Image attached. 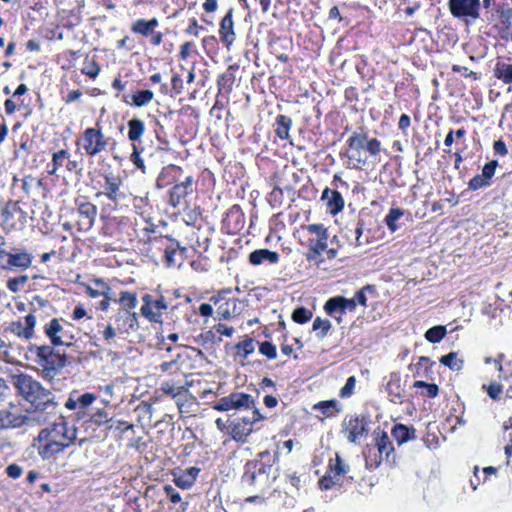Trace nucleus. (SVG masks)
<instances>
[{"instance_id":"48","label":"nucleus","mask_w":512,"mask_h":512,"mask_svg":"<svg viewBox=\"0 0 512 512\" xmlns=\"http://www.w3.org/2000/svg\"><path fill=\"white\" fill-rule=\"evenodd\" d=\"M119 302L124 308H135L137 303L136 295L127 291L122 292Z\"/></svg>"},{"instance_id":"29","label":"nucleus","mask_w":512,"mask_h":512,"mask_svg":"<svg viewBox=\"0 0 512 512\" xmlns=\"http://www.w3.org/2000/svg\"><path fill=\"white\" fill-rule=\"evenodd\" d=\"M154 97V93L151 90H141L132 96L133 104L138 107H143L149 104Z\"/></svg>"},{"instance_id":"38","label":"nucleus","mask_w":512,"mask_h":512,"mask_svg":"<svg viewBox=\"0 0 512 512\" xmlns=\"http://www.w3.org/2000/svg\"><path fill=\"white\" fill-rule=\"evenodd\" d=\"M312 328L314 331L320 330L318 336L322 339L327 335L328 331L330 330L331 322L327 319L323 320L320 317H317L313 322Z\"/></svg>"},{"instance_id":"43","label":"nucleus","mask_w":512,"mask_h":512,"mask_svg":"<svg viewBox=\"0 0 512 512\" xmlns=\"http://www.w3.org/2000/svg\"><path fill=\"white\" fill-rule=\"evenodd\" d=\"M311 317H312V312L304 307H299V308L295 309L292 313V319L296 323H300V324L306 323L307 321H309L311 319Z\"/></svg>"},{"instance_id":"20","label":"nucleus","mask_w":512,"mask_h":512,"mask_svg":"<svg viewBox=\"0 0 512 512\" xmlns=\"http://www.w3.org/2000/svg\"><path fill=\"white\" fill-rule=\"evenodd\" d=\"M158 20L156 18H153L149 21H146L144 19H138L134 22V24L131 27V30L134 33L141 34L143 36H147L153 32L155 27L158 26Z\"/></svg>"},{"instance_id":"49","label":"nucleus","mask_w":512,"mask_h":512,"mask_svg":"<svg viewBox=\"0 0 512 512\" xmlns=\"http://www.w3.org/2000/svg\"><path fill=\"white\" fill-rule=\"evenodd\" d=\"M110 419L108 412L104 409H98L90 417L91 422L95 425H102L107 423Z\"/></svg>"},{"instance_id":"19","label":"nucleus","mask_w":512,"mask_h":512,"mask_svg":"<svg viewBox=\"0 0 512 512\" xmlns=\"http://www.w3.org/2000/svg\"><path fill=\"white\" fill-rule=\"evenodd\" d=\"M279 260V254L275 251H270L268 249H259L250 253L249 262L252 265H260L263 262L267 261L269 263H277Z\"/></svg>"},{"instance_id":"7","label":"nucleus","mask_w":512,"mask_h":512,"mask_svg":"<svg viewBox=\"0 0 512 512\" xmlns=\"http://www.w3.org/2000/svg\"><path fill=\"white\" fill-rule=\"evenodd\" d=\"M267 469H269V467L263 463H258L256 461L247 462L242 476L243 483L260 489L264 488L269 481Z\"/></svg>"},{"instance_id":"42","label":"nucleus","mask_w":512,"mask_h":512,"mask_svg":"<svg viewBox=\"0 0 512 512\" xmlns=\"http://www.w3.org/2000/svg\"><path fill=\"white\" fill-rule=\"evenodd\" d=\"M349 471V466L346 465L342 458L336 454L335 464H331L330 472L334 474V476H341L346 474Z\"/></svg>"},{"instance_id":"15","label":"nucleus","mask_w":512,"mask_h":512,"mask_svg":"<svg viewBox=\"0 0 512 512\" xmlns=\"http://www.w3.org/2000/svg\"><path fill=\"white\" fill-rule=\"evenodd\" d=\"M142 299L144 301V305L141 308L142 314L149 318L151 321H158L161 310L167 308L164 300L161 298L153 301L151 300L150 295H145Z\"/></svg>"},{"instance_id":"8","label":"nucleus","mask_w":512,"mask_h":512,"mask_svg":"<svg viewBox=\"0 0 512 512\" xmlns=\"http://www.w3.org/2000/svg\"><path fill=\"white\" fill-rule=\"evenodd\" d=\"M2 225L6 231L19 230L25 226L26 212L18 202H9L2 211Z\"/></svg>"},{"instance_id":"46","label":"nucleus","mask_w":512,"mask_h":512,"mask_svg":"<svg viewBox=\"0 0 512 512\" xmlns=\"http://www.w3.org/2000/svg\"><path fill=\"white\" fill-rule=\"evenodd\" d=\"M119 184L114 181L113 178H106V191L105 195L110 199L115 201L118 196Z\"/></svg>"},{"instance_id":"16","label":"nucleus","mask_w":512,"mask_h":512,"mask_svg":"<svg viewBox=\"0 0 512 512\" xmlns=\"http://www.w3.org/2000/svg\"><path fill=\"white\" fill-rule=\"evenodd\" d=\"M116 322L118 330L129 334L138 328V319L136 313H131L128 310L118 312L116 315Z\"/></svg>"},{"instance_id":"31","label":"nucleus","mask_w":512,"mask_h":512,"mask_svg":"<svg viewBox=\"0 0 512 512\" xmlns=\"http://www.w3.org/2000/svg\"><path fill=\"white\" fill-rule=\"evenodd\" d=\"M31 351L35 352L36 362L41 365L44 361H46L53 353L56 351L53 347L48 345L35 346L31 349Z\"/></svg>"},{"instance_id":"14","label":"nucleus","mask_w":512,"mask_h":512,"mask_svg":"<svg viewBox=\"0 0 512 512\" xmlns=\"http://www.w3.org/2000/svg\"><path fill=\"white\" fill-rule=\"evenodd\" d=\"M324 308L329 315H334L338 312L344 314L346 310L353 311L356 308V302L353 298L333 297L326 302Z\"/></svg>"},{"instance_id":"58","label":"nucleus","mask_w":512,"mask_h":512,"mask_svg":"<svg viewBox=\"0 0 512 512\" xmlns=\"http://www.w3.org/2000/svg\"><path fill=\"white\" fill-rule=\"evenodd\" d=\"M373 290H374L373 286L367 285L363 289L357 291L355 293V297L353 299H355V302L357 301L359 304L365 306L366 305V301H367V298H366V295H365V291H373Z\"/></svg>"},{"instance_id":"53","label":"nucleus","mask_w":512,"mask_h":512,"mask_svg":"<svg viewBox=\"0 0 512 512\" xmlns=\"http://www.w3.org/2000/svg\"><path fill=\"white\" fill-rule=\"evenodd\" d=\"M30 305L32 306L31 311L37 312V310L41 308H46L49 306V301L47 299H44L40 296H34L30 302Z\"/></svg>"},{"instance_id":"21","label":"nucleus","mask_w":512,"mask_h":512,"mask_svg":"<svg viewBox=\"0 0 512 512\" xmlns=\"http://www.w3.org/2000/svg\"><path fill=\"white\" fill-rule=\"evenodd\" d=\"M392 436L399 445L415 437V430L408 428L403 424H396L392 429Z\"/></svg>"},{"instance_id":"30","label":"nucleus","mask_w":512,"mask_h":512,"mask_svg":"<svg viewBox=\"0 0 512 512\" xmlns=\"http://www.w3.org/2000/svg\"><path fill=\"white\" fill-rule=\"evenodd\" d=\"M188 194V190L181 184H176L170 192V203L173 207H177L181 200L184 199Z\"/></svg>"},{"instance_id":"12","label":"nucleus","mask_w":512,"mask_h":512,"mask_svg":"<svg viewBox=\"0 0 512 512\" xmlns=\"http://www.w3.org/2000/svg\"><path fill=\"white\" fill-rule=\"evenodd\" d=\"M44 332L49 337L51 343L54 346L71 345V342L68 341V339H72V336H67V333L64 331L63 326L60 324V321L57 318L52 319L48 324L45 325Z\"/></svg>"},{"instance_id":"3","label":"nucleus","mask_w":512,"mask_h":512,"mask_svg":"<svg viewBox=\"0 0 512 512\" xmlns=\"http://www.w3.org/2000/svg\"><path fill=\"white\" fill-rule=\"evenodd\" d=\"M41 426L37 418L31 417L27 412L18 413L17 407L12 402L8 407L0 409V430L19 429L22 427Z\"/></svg>"},{"instance_id":"6","label":"nucleus","mask_w":512,"mask_h":512,"mask_svg":"<svg viewBox=\"0 0 512 512\" xmlns=\"http://www.w3.org/2000/svg\"><path fill=\"white\" fill-rule=\"evenodd\" d=\"M215 410L218 411H229V410H237V411H252L255 406L254 399L251 395L234 392L228 396L220 398L213 406Z\"/></svg>"},{"instance_id":"37","label":"nucleus","mask_w":512,"mask_h":512,"mask_svg":"<svg viewBox=\"0 0 512 512\" xmlns=\"http://www.w3.org/2000/svg\"><path fill=\"white\" fill-rule=\"evenodd\" d=\"M482 389L487 392L492 400H499L503 392V386L497 382H491L489 385H483Z\"/></svg>"},{"instance_id":"41","label":"nucleus","mask_w":512,"mask_h":512,"mask_svg":"<svg viewBox=\"0 0 512 512\" xmlns=\"http://www.w3.org/2000/svg\"><path fill=\"white\" fill-rule=\"evenodd\" d=\"M236 348L239 352H242L241 356L243 359H246L249 354L253 353L255 350L254 340L251 338H247L236 345Z\"/></svg>"},{"instance_id":"11","label":"nucleus","mask_w":512,"mask_h":512,"mask_svg":"<svg viewBox=\"0 0 512 512\" xmlns=\"http://www.w3.org/2000/svg\"><path fill=\"white\" fill-rule=\"evenodd\" d=\"M40 366L42 367V377L46 380H52L59 370L66 366V355L56 351Z\"/></svg>"},{"instance_id":"40","label":"nucleus","mask_w":512,"mask_h":512,"mask_svg":"<svg viewBox=\"0 0 512 512\" xmlns=\"http://www.w3.org/2000/svg\"><path fill=\"white\" fill-rule=\"evenodd\" d=\"M327 236L318 238L317 240H310L309 249L314 255H320L327 248Z\"/></svg>"},{"instance_id":"10","label":"nucleus","mask_w":512,"mask_h":512,"mask_svg":"<svg viewBox=\"0 0 512 512\" xmlns=\"http://www.w3.org/2000/svg\"><path fill=\"white\" fill-rule=\"evenodd\" d=\"M480 1L479 0H449V9L455 17H472L479 16Z\"/></svg>"},{"instance_id":"64","label":"nucleus","mask_w":512,"mask_h":512,"mask_svg":"<svg viewBox=\"0 0 512 512\" xmlns=\"http://www.w3.org/2000/svg\"><path fill=\"white\" fill-rule=\"evenodd\" d=\"M350 153L348 154V158L350 160L356 161L359 165H365L366 158H362V154L360 150H350Z\"/></svg>"},{"instance_id":"28","label":"nucleus","mask_w":512,"mask_h":512,"mask_svg":"<svg viewBox=\"0 0 512 512\" xmlns=\"http://www.w3.org/2000/svg\"><path fill=\"white\" fill-rule=\"evenodd\" d=\"M440 362L454 371H459L463 367V360L454 352L442 356Z\"/></svg>"},{"instance_id":"55","label":"nucleus","mask_w":512,"mask_h":512,"mask_svg":"<svg viewBox=\"0 0 512 512\" xmlns=\"http://www.w3.org/2000/svg\"><path fill=\"white\" fill-rule=\"evenodd\" d=\"M336 476H334L333 473L329 472L328 475H325L320 481L319 485L321 489L327 490L330 489L333 485H335L338 481V479H335Z\"/></svg>"},{"instance_id":"60","label":"nucleus","mask_w":512,"mask_h":512,"mask_svg":"<svg viewBox=\"0 0 512 512\" xmlns=\"http://www.w3.org/2000/svg\"><path fill=\"white\" fill-rule=\"evenodd\" d=\"M162 390L165 394L176 398L181 394L182 387H175L173 384L165 383L162 386Z\"/></svg>"},{"instance_id":"5","label":"nucleus","mask_w":512,"mask_h":512,"mask_svg":"<svg viewBox=\"0 0 512 512\" xmlns=\"http://www.w3.org/2000/svg\"><path fill=\"white\" fill-rule=\"evenodd\" d=\"M33 255L24 249L0 248V268L4 270L27 269L32 265Z\"/></svg>"},{"instance_id":"50","label":"nucleus","mask_w":512,"mask_h":512,"mask_svg":"<svg viewBox=\"0 0 512 512\" xmlns=\"http://www.w3.org/2000/svg\"><path fill=\"white\" fill-rule=\"evenodd\" d=\"M174 482L175 484L179 487V488H182V489H189L193 486V484L195 483L192 478L186 474H184V472H182L181 474H179L178 476L175 477L174 479Z\"/></svg>"},{"instance_id":"36","label":"nucleus","mask_w":512,"mask_h":512,"mask_svg":"<svg viewBox=\"0 0 512 512\" xmlns=\"http://www.w3.org/2000/svg\"><path fill=\"white\" fill-rule=\"evenodd\" d=\"M387 390L389 394L392 396L391 401L394 403L400 402L401 398L403 397V390L400 387L398 380H391L387 384Z\"/></svg>"},{"instance_id":"18","label":"nucleus","mask_w":512,"mask_h":512,"mask_svg":"<svg viewBox=\"0 0 512 512\" xmlns=\"http://www.w3.org/2000/svg\"><path fill=\"white\" fill-rule=\"evenodd\" d=\"M322 199L327 200V205L332 214H337L344 207V199L342 195L336 190L326 188L322 193Z\"/></svg>"},{"instance_id":"1","label":"nucleus","mask_w":512,"mask_h":512,"mask_svg":"<svg viewBox=\"0 0 512 512\" xmlns=\"http://www.w3.org/2000/svg\"><path fill=\"white\" fill-rule=\"evenodd\" d=\"M12 384L17 393L31 404L32 409L26 412L31 417L37 418L40 425L56 415L58 403L55 401L54 394L32 376L24 373L13 375Z\"/></svg>"},{"instance_id":"2","label":"nucleus","mask_w":512,"mask_h":512,"mask_svg":"<svg viewBox=\"0 0 512 512\" xmlns=\"http://www.w3.org/2000/svg\"><path fill=\"white\" fill-rule=\"evenodd\" d=\"M77 439V428L59 418L49 427L42 429L34 438L32 446L43 460H48L62 453Z\"/></svg>"},{"instance_id":"35","label":"nucleus","mask_w":512,"mask_h":512,"mask_svg":"<svg viewBox=\"0 0 512 512\" xmlns=\"http://www.w3.org/2000/svg\"><path fill=\"white\" fill-rule=\"evenodd\" d=\"M28 280L29 278L27 275H20L14 278H10L7 281V287L11 292L17 293L25 286Z\"/></svg>"},{"instance_id":"13","label":"nucleus","mask_w":512,"mask_h":512,"mask_svg":"<svg viewBox=\"0 0 512 512\" xmlns=\"http://www.w3.org/2000/svg\"><path fill=\"white\" fill-rule=\"evenodd\" d=\"M344 431L347 433V439L351 443H355L357 439L368 432L367 420L365 417H351L344 422Z\"/></svg>"},{"instance_id":"26","label":"nucleus","mask_w":512,"mask_h":512,"mask_svg":"<svg viewBox=\"0 0 512 512\" xmlns=\"http://www.w3.org/2000/svg\"><path fill=\"white\" fill-rule=\"evenodd\" d=\"M78 213L81 216H83L85 219H87V223H85V224H86L87 228H89L93 225L94 218L97 213V208L95 205L88 203V202L81 203L78 206Z\"/></svg>"},{"instance_id":"9","label":"nucleus","mask_w":512,"mask_h":512,"mask_svg":"<svg viewBox=\"0 0 512 512\" xmlns=\"http://www.w3.org/2000/svg\"><path fill=\"white\" fill-rule=\"evenodd\" d=\"M77 144H82L86 153L94 156L105 149L107 141L99 130L88 128L84 131L82 139Z\"/></svg>"},{"instance_id":"57","label":"nucleus","mask_w":512,"mask_h":512,"mask_svg":"<svg viewBox=\"0 0 512 512\" xmlns=\"http://www.w3.org/2000/svg\"><path fill=\"white\" fill-rule=\"evenodd\" d=\"M365 149L371 154V155H377L379 154L380 150H381V144L380 142L373 138V139H370L368 140L367 139V142H366V145H365Z\"/></svg>"},{"instance_id":"54","label":"nucleus","mask_w":512,"mask_h":512,"mask_svg":"<svg viewBox=\"0 0 512 512\" xmlns=\"http://www.w3.org/2000/svg\"><path fill=\"white\" fill-rule=\"evenodd\" d=\"M496 167H497L496 161H490L489 163L485 164V166L482 169V174H481L483 179H486L487 181H489L493 177Z\"/></svg>"},{"instance_id":"34","label":"nucleus","mask_w":512,"mask_h":512,"mask_svg":"<svg viewBox=\"0 0 512 512\" xmlns=\"http://www.w3.org/2000/svg\"><path fill=\"white\" fill-rule=\"evenodd\" d=\"M367 137L363 133H354L348 140V146L350 150H362L365 149Z\"/></svg>"},{"instance_id":"32","label":"nucleus","mask_w":512,"mask_h":512,"mask_svg":"<svg viewBox=\"0 0 512 512\" xmlns=\"http://www.w3.org/2000/svg\"><path fill=\"white\" fill-rule=\"evenodd\" d=\"M446 334V328L444 326H434L428 329L425 333V338L431 343L440 342Z\"/></svg>"},{"instance_id":"63","label":"nucleus","mask_w":512,"mask_h":512,"mask_svg":"<svg viewBox=\"0 0 512 512\" xmlns=\"http://www.w3.org/2000/svg\"><path fill=\"white\" fill-rule=\"evenodd\" d=\"M165 493L169 496L171 502L178 503L181 501L180 494L170 485L165 486Z\"/></svg>"},{"instance_id":"52","label":"nucleus","mask_w":512,"mask_h":512,"mask_svg":"<svg viewBox=\"0 0 512 512\" xmlns=\"http://www.w3.org/2000/svg\"><path fill=\"white\" fill-rule=\"evenodd\" d=\"M414 386L419 387V388H425L426 395L428 397H436L439 392V388L436 384H430V383H426L424 381H416Z\"/></svg>"},{"instance_id":"62","label":"nucleus","mask_w":512,"mask_h":512,"mask_svg":"<svg viewBox=\"0 0 512 512\" xmlns=\"http://www.w3.org/2000/svg\"><path fill=\"white\" fill-rule=\"evenodd\" d=\"M22 472H23L22 468L15 463L9 465L6 468L7 475L13 479L19 478L21 476Z\"/></svg>"},{"instance_id":"24","label":"nucleus","mask_w":512,"mask_h":512,"mask_svg":"<svg viewBox=\"0 0 512 512\" xmlns=\"http://www.w3.org/2000/svg\"><path fill=\"white\" fill-rule=\"evenodd\" d=\"M95 288L88 286L87 287V294L92 297L96 298L99 296H104L108 298V294L111 292V288L102 280V279H96L94 281Z\"/></svg>"},{"instance_id":"51","label":"nucleus","mask_w":512,"mask_h":512,"mask_svg":"<svg viewBox=\"0 0 512 512\" xmlns=\"http://www.w3.org/2000/svg\"><path fill=\"white\" fill-rule=\"evenodd\" d=\"M259 350L269 359H275L277 356L276 347L271 342H262L260 344Z\"/></svg>"},{"instance_id":"56","label":"nucleus","mask_w":512,"mask_h":512,"mask_svg":"<svg viewBox=\"0 0 512 512\" xmlns=\"http://www.w3.org/2000/svg\"><path fill=\"white\" fill-rule=\"evenodd\" d=\"M487 185H489V181L483 179L481 175L474 176L469 182V188L472 190H478Z\"/></svg>"},{"instance_id":"27","label":"nucleus","mask_w":512,"mask_h":512,"mask_svg":"<svg viewBox=\"0 0 512 512\" xmlns=\"http://www.w3.org/2000/svg\"><path fill=\"white\" fill-rule=\"evenodd\" d=\"M313 410L319 411L327 417H331L334 411H339L340 409L338 408V402L333 399L316 403L313 406Z\"/></svg>"},{"instance_id":"59","label":"nucleus","mask_w":512,"mask_h":512,"mask_svg":"<svg viewBox=\"0 0 512 512\" xmlns=\"http://www.w3.org/2000/svg\"><path fill=\"white\" fill-rule=\"evenodd\" d=\"M355 386V378L353 376L347 379L345 386L340 390V395L342 397H349Z\"/></svg>"},{"instance_id":"33","label":"nucleus","mask_w":512,"mask_h":512,"mask_svg":"<svg viewBox=\"0 0 512 512\" xmlns=\"http://www.w3.org/2000/svg\"><path fill=\"white\" fill-rule=\"evenodd\" d=\"M403 214V210L400 208H392L385 217V223L392 232L397 230L396 222L403 216Z\"/></svg>"},{"instance_id":"44","label":"nucleus","mask_w":512,"mask_h":512,"mask_svg":"<svg viewBox=\"0 0 512 512\" xmlns=\"http://www.w3.org/2000/svg\"><path fill=\"white\" fill-rule=\"evenodd\" d=\"M42 184L40 179L34 178L32 176H26L22 180V189L23 191L29 195L32 193L34 188H39Z\"/></svg>"},{"instance_id":"39","label":"nucleus","mask_w":512,"mask_h":512,"mask_svg":"<svg viewBox=\"0 0 512 512\" xmlns=\"http://www.w3.org/2000/svg\"><path fill=\"white\" fill-rule=\"evenodd\" d=\"M68 158V152L66 150H60L53 155L52 169L49 171L50 174H55L59 167L66 163Z\"/></svg>"},{"instance_id":"22","label":"nucleus","mask_w":512,"mask_h":512,"mask_svg":"<svg viewBox=\"0 0 512 512\" xmlns=\"http://www.w3.org/2000/svg\"><path fill=\"white\" fill-rule=\"evenodd\" d=\"M376 446L380 456L385 455V459H389L390 453L394 450L386 432H379L377 434Z\"/></svg>"},{"instance_id":"4","label":"nucleus","mask_w":512,"mask_h":512,"mask_svg":"<svg viewBox=\"0 0 512 512\" xmlns=\"http://www.w3.org/2000/svg\"><path fill=\"white\" fill-rule=\"evenodd\" d=\"M264 417L257 408L250 411L249 415L233 420L229 424V434L237 442H245L253 431V425Z\"/></svg>"},{"instance_id":"17","label":"nucleus","mask_w":512,"mask_h":512,"mask_svg":"<svg viewBox=\"0 0 512 512\" xmlns=\"http://www.w3.org/2000/svg\"><path fill=\"white\" fill-rule=\"evenodd\" d=\"M233 9H230L228 13L223 17L220 23L219 34L221 40L229 47L235 40V33L233 28L232 19Z\"/></svg>"},{"instance_id":"61","label":"nucleus","mask_w":512,"mask_h":512,"mask_svg":"<svg viewBox=\"0 0 512 512\" xmlns=\"http://www.w3.org/2000/svg\"><path fill=\"white\" fill-rule=\"evenodd\" d=\"M307 231L316 234L318 238L328 235L327 230L322 224H310L307 226Z\"/></svg>"},{"instance_id":"47","label":"nucleus","mask_w":512,"mask_h":512,"mask_svg":"<svg viewBox=\"0 0 512 512\" xmlns=\"http://www.w3.org/2000/svg\"><path fill=\"white\" fill-rule=\"evenodd\" d=\"M77 399H78L79 409H80L78 414L81 413L84 415V413H85L84 410L95 401L96 396L92 393H85V394L77 396Z\"/></svg>"},{"instance_id":"23","label":"nucleus","mask_w":512,"mask_h":512,"mask_svg":"<svg viewBox=\"0 0 512 512\" xmlns=\"http://www.w3.org/2000/svg\"><path fill=\"white\" fill-rule=\"evenodd\" d=\"M276 128L275 132L277 136L281 139H288L289 138V130L292 125V120L290 117L285 115H278L276 117Z\"/></svg>"},{"instance_id":"25","label":"nucleus","mask_w":512,"mask_h":512,"mask_svg":"<svg viewBox=\"0 0 512 512\" xmlns=\"http://www.w3.org/2000/svg\"><path fill=\"white\" fill-rule=\"evenodd\" d=\"M129 132L128 138L131 141H137L145 131V125L140 119H132L128 122Z\"/></svg>"},{"instance_id":"45","label":"nucleus","mask_w":512,"mask_h":512,"mask_svg":"<svg viewBox=\"0 0 512 512\" xmlns=\"http://www.w3.org/2000/svg\"><path fill=\"white\" fill-rule=\"evenodd\" d=\"M34 313L35 312H30L26 317H25V328L23 329V338L25 339H30L32 336H33V333H34V327H35V324H36V319H35V316H34Z\"/></svg>"}]
</instances>
